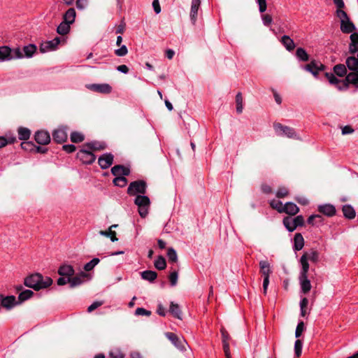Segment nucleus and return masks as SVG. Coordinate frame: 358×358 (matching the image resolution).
Segmentation results:
<instances>
[{
	"instance_id": "nucleus-1",
	"label": "nucleus",
	"mask_w": 358,
	"mask_h": 358,
	"mask_svg": "<svg viewBox=\"0 0 358 358\" xmlns=\"http://www.w3.org/2000/svg\"><path fill=\"white\" fill-rule=\"evenodd\" d=\"M350 38L349 52L351 56L347 57L345 64L352 72L347 75L346 79L358 87V32L351 34Z\"/></svg>"
},
{
	"instance_id": "nucleus-2",
	"label": "nucleus",
	"mask_w": 358,
	"mask_h": 358,
	"mask_svg": "<svg viewBox=\"0 0 358 358\" xmlns=\"http://www.w3.org/2000/svg\"><path fill=\"white\" fill-rule=\"evenodd\" d=\"M52 283V280L50 277L43 278L40 273L32 274L24 279V285L35 290L46 288Z\"/></svg>"
},
{
	"instance_id": "nucleus-3",
	"label": "nucleus",
	"mask_w": 358,
	"mask_h": 358,
	"mask_svg": "<svg viewBox=\"0 0 358 358\" xmlns=\"http://www.w3.org/2000/svg\"><path fill=\"white\" fill-rule=\"evenodd\" d=\"M24 55L20 48L11 49L8 46L0 47V62L22 59Z\"/></svg>"
},
{
	"instance_id": "nucleus-4",
	"label": "nucleus",
	"mask_w": 358,
	"mask_h": 358,
	"mask_svg": "<svg viewBox=\"0 0 358 358\" xmlns=\"http://www.w3.org/2000/svg\"><path fill=\"white\" fill-rule=\"evenodd\" d=\"M134 203L138 208V213L143 218L148 214V210L150 206V199L145 195H137L134 200Z\"/></svg>"
},
{
	"instance_id": "nucleus-5",
	"label": "nucleus",
	"mask_w": 358,
	"mask_h": 358,
	"mask_svg": "<svg viewBox=\"0 0 358 358\" xmlns=\"http://www.w3.org/2000/svg\"><path fill=\"white\" fill-rule=\"evenodd\" d=\"M147 184L144 180H138L131 182L128 188L127 194L130 196H134L138 194H144L146 192Z\"/></svg>"
},
{
	"instance_id": "nucleus-6",
	"label": "nucleus",
	"mask_w": 358,
	"mask_h": 358,
	"mask_svg": "<svg viewBox=\"0 0 358 358\" xmlns=\"http://www.w3.org/2000/svg\"><path fill=\"white\" fill-rule=\"evenodd\" d=\"M274 130L278 136H286L289 138H297V134L292 127L285 126L280 123H274Z\"/></svg>"
},
{
	"instance_id": "nucleus-7",
	"label": "nucleus",
	"mask_w": 358,
	"mask_h": 358,
	"mask_svg": "<svg viewBox=\"0 0 358 358\" xmlns=\"http://www.w3.org/2000/svg\"><path fill=\"white\" fill-rule=\"evenodd\" d=\"M77 157L83 164H91L96 159V156L91 151L84 147L77 153Z\"/></svg>"
},
{
	"instance_id": "nucleus-8",
	"label": "nucleus",
	"mask_w": 358,
	"mask_h": 358,
	"mask_svg": "<svg viewBox=\"0 0 358 358\" xmlns=\"http://www.w3.org/2000/svg\"><path fill=\"white\" fill-rule=\"evenodd\" d=\"M325 76L330 84L335 85L340 90L346 89L348 84H350V82H348L346 78L342 80H339L331 73H326ZM350 84L352 83H350Z\"/></svg>"
},
{
	"instance_id": "nucleus-9",
	"label": "nucleus",
	"mask_w": 358,
	"mask_h": 358,
	"mask_svg": "<svg viewBox=\"0 0 358 358\" xmlns=\"http://www.w3.org/2000/svg\"><path fill=\"white\" fill-rule=\"evenodd\" d=\"M59 43L60 38L59 37H56L53 40L42 43L39 48L40 51L42 53L53 51L57 49Z\"/></svg>"
},
{
	"instance_id": "nucleus-10",
	"label": "nucleus",
	"mask_w": 358,
	"mask_h": 358,
	"mask_svg": "<svg viewBox=\"0 0 358 358\" xmlns=\"http://www.w3.org/2000/svg\"><path fill=\"white\" fill-rule=\"evenodd\" d=\"M166 338L173 343V345L180 350L185 349L186 343L183 338H179L176 334L172 332L166 333Z\"/></svg>"
},
{
	"instance_id": "nucleus-11",
	"label": "nucleus",
	"mask_w": 358,
	"mask_h": 358,
	"mask_svg": "<svg viewBox=\"0 0 358 358\" xmlns=\"http://www.w3.org/2000/svg\"><path fill=\"white\" fill-rule=\"evenodd\" d=\"M325 66L321 62L317 61H311L309 64L304 66V69L310 72L314 76H317L318 73L324 70Z\"/></svg>"
},
{
	"instance_id": "nucleus-12",
	"label": "nucleus",
	"mask_w": 358,
	"mask_h": 358,
	"mask_svg": "<svg viewBox=\"0 0 358 358\" xmlns=\"http://www.w3.org/2000/svg\"><path fill=\"white\" fill-rule=\"evenodd\" d=\"M114 156L111 153H105L98 159V163L101 169L109 168L113 163Z\"/></svg>"
},
{
	"instance_id": "nucleus-13",
	"label": "nucleus",
	"mask_w": 358,
	"mask_h": 358,
	"mask_svg": "<svg viewBox=\"0 0 358 358\" xmlns=\"http://www.w3.org/2000/svg\"><path fill=\"white\" fill-rule=\"evenodd\" d=\"M89 274L81 272L74 277H71L69 280V286L71 288L76 287L82 285L85 280L89 277Z\"/></svg>"
},
{
	"instance_id": "nucleus-14",
	"label": "nucleus",
	"mask_w": 358,
	"mask_h": 358,
	"mask_svg": "<svg viewBox=\"0 0 358 358\" xmlns=\"http://www.w3.org/2000/svg\"><path fill=\"white\" fill-rule=\"evenodd\" d=\"M67 136L68 135L66 131V128L64 127H59L55 129L52 133L53 140L58 143H62L65 142L67 140Z\"/></svg>"
},
{
	"instance_id": "nucleus-15",
	"label": "nucleus",
	"mask_w": 358,
	"mask_h": 358,
	"mask_svg": "<svg viewBox=\"0 0 358 358\" xmlns=\"http://www.w3.org/2000/svg\"><path fill=\"white\" fill-rule=\"evenodd\" d=\"M88 89L92 91L102 94H109L112 91V87L106 83L103 84H92L88 86Z\"/></svg>"
},
{
	"instance_id": "nucleus-16",
	"label": "nucleus",
	"mask_w": 358,
	"mask_h": 358,
	"mask_svg": "<svg viewBox=\"0 0 358 358\" xmlns=\"http://www.w3.org/2000/svg\"><path fill=\"white\" fill-rule=\"evenodd\" d=\"M35 141L41 145H47L50 142V136L48 131H38L34 135Z\"/></svg>"
},
{
	"instance_id": "nucleus-17",
	"label": "nucleus",
	"mask_w": 358,
	"mask_h": 358,
	"mask_svg": "<svg viewBox=\"0 0 358 358\" xmlns=\"http://www.w3.org/2000/svg\"><path fill=\"white\" fill-rule=\"evenodd\" d=\"M17 304H18V302L16 301V299L14 296L3 297L2 295H0V305L3 307L10 309Z\"/></svg>"
},
{
	"instance_id": "nucleus-18",
	"label": "nucleus",
	"mask_w": 358,
	"mask_h": 358,
	"mask_svg": "<svg viewBox=\"0 0 358 358\" xmlns=\"http://www.w3.org/2000/svg\"><path fill=\"white\" fill-rule=\"evenodd\" d=\"M111 173L116 177L127 176L129 175L130 170L122 165H115L111 169Z\"/></svg>"
},
{
	"instance_id": "nucleus-19",
	"label": "nucleus",
	"mask_w": 358,
	"mask_h": 358,
	"mask_svg": "<svg viewBox=\"0 0 358 358\" xmlns=\"http://www.w3.org/2000/svg\"><path fill=\"white\" fill-rule=\"evenodd\" d=\"M201 4V0H192L190 20L193 24H195L197 18L199 8Z\"/></svg>"
},
{
	"instance_id": "nucleus-20",
	"label": "nucleus",
	"mask_w": 358,
	"mask_h": 358,
	"mask_svg": "<svg viewBox=\"0 0 358 358\" xmlns=\"http://www.w3.org/2000/svg\"><path fill=\"white\" fill-rule=\"evenodd\" d=\"M75 271L72 266L68 264L62 265L58 269V273L61 276H66L71 278L73 275Z\"/></svg>"
},
{
	"instance_id": "nucleus-21",
	"label": "nucleus",
	"mask_w": 358,
	"mask_h": 358,
	"mask_svg": "<svg viewBox=\"0 0 358 358\" xmlns=\"http://www.w3.org/2000/svg\"><path fill=\"white\" fill-rule=\"evenodd\" d=\"M318 210L320 213L329 217H331L336 214V208L331 204L321 205L318 207Z\"/></svg>"
},
{
	"instance_id": "nucleus-22",
	"label": "nucleus",
	"mask_w": 358,
	"mask_h": 358,
	"mask_svg": "<svg viewBox=\"0 0 358 358\" xmlns=\"http://www.w3.org/2000/svg\"><path fill=\"white\" fill-rule=\"evenodd\" d=\"M299 280L300 282L301 292L303 294H307L311 289L310 281L308 278V275L299 276Z\"/></svg>"
},
{
	"instance_id": "nucleus-23",
	"label": "nucleus",
	"mask_w": 358,
	"mask_h": 358,
	"mask_svg": "<svg viewBox=\"0 0 358 358\" xmlns=\"http://www.w3.org/2000/svg\"><path fill=\"white\" fill-rule=\"evenodd\" d=\"M84 148H86L87 150L92 152V150H102L106 148V145L103 143L98 142V141H92L90 143H87L83 145Z\"/></svg>"
},
{
	"instance_id": "nucleus-24",
	"label": "nucleus",
	"mask_w": 358,
	"mask_h": 358,
	"mask_svg": "<svg viewBox=\"0 0 358 358\" xmlns=\"http://www.w3.org/2000/svg\"><path fill=\"white\" fill-rule=\"evenodd\" d=\"M260 272L264 278H269L271 273L270 264L266 260L259 262Z\"/></svg>"
},
{
	"instance_id": "nucleus-25",
	"label": "nucleus",
	"mask_w": 358,
	"mask_h": 358,
	"mask_svg": "<svg viewBox=\"0 0 358 358\" xmlns=\"http://www.w3.org/2000/svg\"><path fill=\"white\" fill-rule=\"evenodd\" d=\"M299 211V207L292 202H287L284 204L283 213L290 215H294Z\"/></svg>"
},
{
	"instance_id": "nucleus-26",
	"label": "nucleus",
	"mask_w": 358,
	"mask_h": 358,
	"mask_svg": "<svg viewBox=\"0 0 358 358\" xmlns=\"http://www.w3.org/2000/svg\"><path fill=\"white\" fill-rule=\"evenodd\" d=\"M341 29L343 33L350 34L353 32L356 29V27L350 19H348L346 21L341 23Z\"/></svg>"
},
{
	"instance_id": "nucleus-27",
	"label": "nucleus",
	"mask_w": 358,
	"mask_h": 358,
	"mask_svg": "<svg viewBox=\"0 0 358 358\" xmlns=\"http://www.w3.org/2000/svg\"><path fill=\"white\" fill-rule=\"evenodd\" d=\"M280 42L288 51H292L295 48L294 41L289 36L284 35L281 38Z\"/></svg>"
},
{
	"instance_id": "nucleus-28",
	"label": "nucleus",
	"mask_w": 358,
	"mask_h": 358,
	"mask_svg": "<svg viewBox=\"0 0 358 358\" xmlns=\"http://www.w3.org/2000/svg\"><path fill=\"white\" fill-rule=\"evenodd\" d=\"M343 215L345 218L349 220L354 219L356 216V213L353 207L350 205H344L342 208Z\"/></svg>"
},
{
	"instance_id": "nucleus-29",
	"label": "nucleus",
	"mask_w": 358,
	"mask_h": 358,
	"mask_svg": "<svg viewBox=\"0 0 358 358\" xmlns=\"http://www.w3.org/2000/svg\"><path fill=\"white\" fill-rule=\"evenodd\" d=\"M304 245V239L300 233L294 235V250H301Z\"/></svg>"
},
{
	"instance_id": "nucleus-30",
	"label": "nucleus",
	"mask_w": 358,
	"mask_h": 358,
	"mask_svg": "<svg viewBox=\"0 0 358 358\" xmlns=\"http://www.w3.org/2000/svg\"><path fill=\"white\" fill-rule=\"evenodd\" d=\"M24 57L30 58L36 51V46L33 44H29L23 47L22 50H21Z\"/></svg>"
},
{
	"instance_id": "nucleus-31",
	"label": "nucleus",
	"mask_w": 358,
	"mask_h": 358,
	"mask_svg": "<svg viewBox=\"0 0 358 358\" xmlns=\"http://www.w3.org/2000/svg\"><path fill=\"white\" fill-rule=\"evenodd\" d=\"M169 312L174 317L182 320V312L178 304L171 302Z\"/></svg>"
},
{
	"instance_id": "nucleus-32",
	"label": "nucleus",
	"mask_w": 358,
	"mask_h": 358,
	"mask_svg": "<svg viewBox=\"0 0 358 358\" xmlns=\"http://www.w3.org/2000/svg\"><path fill=\"white\" fill-rule=\"evenodd\" d=\"M141 276L142 279L152 282L157 278V273L154 271L147 270L141 272Z\"/></svg>"
},
{
	"instance_id": "nucleus-33",
	"label": "nucleus",
	"mask_w": 358,
	"mask_h": 358,
	"mask_svg": "<svg viewBox=\"0 0 358 358\" xmlns=\"http://www.w3.org/2000/svg\"><path fill=\"white\" fill-rule=\"evenodd\" d=\"M300 264L301 265V270L299 273V276L308 275L309 271L308 261L306 259V256H301L300 258Z\"/></svg>"
},
{
	"instance_id": "nucleus-34",
	"label": "nucleus",
	"mask_w": 358,
	"mask_h": 358,
	"mask_svg": "<svg viewBox=\"0 0 358 358\" xmlns=\"http://www.w3.org/2000/svg\"><path fill=\"white\" fill-rule=\"evenodd\" d=\"M76 15V10L74 8H71L68 9L64 15V21L70 24H72L75 21Z\"/></svg>"
},
{
	"instance_id": "nucleus-35",
	"label": "nucleus",
	"mask_w": 358,
	"mask_h": 358,
	"mask_svg": "<svg viewBox=\"0 0 358 358\" xmlns=\"http://www.w3.org/2000/svg\"><path fill=\"white\" fill-rule=\"evenodd\" d=\"M302 256H306V259L316 263L319 260V253L317 250L311 249L309 252H305Z\"/></svg>"
},
{
	"instance_id": "nucleus-36",
	"label": "nucleus",
	"mask_w": 358,
	"mask_h": 358,
	"mask_svg": "<svg viewBox=\"0 0 358 358\" xmlns=\"http://www.w3.org/2000/svg\"><path fill=\"white\" fill-rule=\"evenodd\" d=\"M117 224L112 225L108 231H100L99 234L102 236H109L110 238L111 241L115 242L117 241V238H116V233L115 231H112L113 227H116Z\"/></svg>"
},
{
	"instance_id": "nucleus-37",
	"label": "nucleus",
	"mask_w": 358,
	"mask_h": 358,
	"mask_svg": "<svg viewBox=\"0 0 358 358\" xmlns=\"http://www.w3.org/2000/svg\"><path fill=\"white\" fill-rule=\"evenodd\" d=\"M18 138L20 140H28L31 135V131L29 129L25 127H20L17 130Z\"/></svg>"
},
{
	"instance_id": "nucleus-38",
	"label": "nucleus",
	"mask_w": 358,
	"mask_h": 358,
	"mask_svg": "<svg viewBox=\"0 0 358 358\" xmlns=\"http://www.w3.org/2000/svg\"><path fill=\"white\" fill-rule=\"evenodd\" d=\"M283 224L285 228L290 232L294 231L296 229V225L294 224L293 218L290 217H286L283 219Z\"/></svg>"
},
{
	"instance_id": "nucleus-39",
	"label": "nucleus",
	"mask_w": 358,
	"mask_h": 358,
	"mask_svg": "<svg viewBox=\"0 0 358 358\" xmlns=\"http://www.w3.org/2000/svg\"><path fill=\"white\" fill-rule=\"evenodd\" d=\"M70 30V24L63 21L57 27V31L60 35H65L69 33Z\"/></svg>"
},
{
	"instance_id": "nucleus-40",
	"label": "nucleus",
	"mask_w": 358,
	"mask_h": 358,
	"mask_svg": "<svg viewBox=\"0 0 358 358\" xmlns=\"http://www.w3.org/2000/svg\"><path fill=\"white\" fill-rule=\"evenodd\" d=\"M296 55L301 61L307 62L309 60V55L303 48H298L296 49Z\"/></svg>"
},
{
	"instance_id": "nucleus-41",
	"label": "nucleus",
	"mask_w": 358,
	"mask_h": 358,
	"mask_svg": "<svg viewBox=\"0 0 358 358\" xmlns=\"http://www.w3.org/2000/svg\"><path fill=\"white\" fill-rule=\"evenodd\" d=\"M334 72L338 76L343 77L347 73L346 66L344 64H337L334 67Z\"/></svg>"
},
{
	"instance_id": "nucleus-42",
	"label": "nucleus",
	"mask_w": 358,
	"mask_h": 358,
	"mask_svg": "<svg viewBox=\"0 0 358 358\" xmlns=\"http://www.w3.org/2000/svg\"><path fill=\"white\" fill-rule=\"evenodd\" d=\"M270 206L278 213H283L284 205L280 201L273 199L270 201Z\"/></svg>"
},
{
	"instance_id": "nucleus-43",
	"label": "nucleus",
	"mask_w": 358,
	"mask_h": 358,
	"mask_svg": "<svg viewBox=\"0 0 358 358\" xmlns=\"http://www.w3.org/2000/svg\"><path fill=\"white\" fill-rule=\"evenodd\" d=\"M34 294V292L31 290L26 289L21 292L18 296V299L20 303L23 302L29 298Z\"/></svg>"
},
{
	"instance_id": "nucleus-44",
	"label": "nucleus",
	"mask_w": 358,
	"mask_h": 358,
	"mask_svg": "<svg viewBox=\"0 0 358 358\" xmlns=\"http://www.w3.org/2000/svg\"><path fill=\"white\" fill-rule=\"evenodd\" d=\"M155 266L158 270H164L166 266V262L162 256H159L155 262Z\"/></svg>"
},
{
	"instance_id": "nucleus-45",
	"label": "nucleus",
	"mask_w": 358,
	"mask_h": 358,
	"mask_svg": "<svg viewBox=\"0 0 358 358\" xmlns=\"http://www.w3.org/2000/svg\"><path fill=\"white\" fill-rule=\"evenodd\" d=\"M85 139V136L83 134L77 131H73L71 134V141L73 143H80L83 141Z\"/></svg>"
},
{
	"instance_id": "nucleus-46",
	"label": "nucleus",
	"mask_w": 358,
	"mask_h": 358,
	"mask_svg": "<svg viewBox=\"0 0 358 358\" xmlns=\"http://www.w3.org/2000/svg\"><path fill=\"white\" fill-rule=\"evenodd\" d=\"M113 182L115 186L124 187L127 184V179L124 176L115 177Z\"/></svg>"
},
{
	"instance_id": "nucleus-47",
	"label": "nucleus",
	"mask_w": 358,
	"mask_h": 358,
	"mask_svg": "<svg viewBox=\"0 0 358 358\" xmlns=\"http://www.w3.org/2000/svg\"><path fill=\"white\" fill-rule=\"evenodd\" d=\"M236 112L241 113L243 112V96L241 92H238L236 96Z\"/></svg>"
},
{
	"instance_id": "nucleus-48",
	"label": "nucleus",
	"mask_w": 358,
	"mask_h": 358,
	"mask_svg": "<svg viewBox=\"0 0 358 358\" xmlns=\"http://www.w3.org/2000/svg\"><path fill=\"white\" fill-rule=\"evenodd\" d=\"M303 343L297 339L294 343V354L296 358L299 357L302 353Z\"/></svg>"
},
{
	"instance_id": "nucleus-49",
	"label": "nucleus",
	"mask_w": 358,
	"mask_h": 358,
	"mask_svg": "<svg viewBox=\"0 0 358 358\" xmlns=\"http://www.w3.org/2000/svg\"><path fill=\"white\" fill-rule=\"evenodd\" d=\"M100 260L99 258H94L90 262L87 263L84 266V269L86 271H92L96 265H97L99 263Z\"/></svg>"
},
{
	"instance_id": "nucleus-50",
	"label": "nucleus",
	"mask_w": 358,
	"mask_h": 358,
	"mask_svg": "<svg viewBox=\"0 0 358 358\" xmlns=\"http://www.w3.org/2000/svg\"><path fill=\"white\" fill-rule=\"evenodd\" d=\"M167 257L169 262H176L178 261V255L176 251L173 248H169L167 251Z\"/></svg>"
},
{
	"instance_id": "nucleus-51",
	"label": "nucleus",
	"mask_w": 358,
	"mask_h": 358,
	"mask_svg": "<svg viewBox=\"0 0 358 358\" xmlns=\"http://www.w3.org/2000/svg\"><path fill=\"white\" fill-rule=\"evenodd\" d=\"M21 147L26 151L34 152L36 145L31 141H25L21 143Z\"/></svg>"
},
{
	"instance_id": "nucleus-52",
	"label": "nucleus",
	"mask_w": 358,
	"mask_h": 358,
	"mask_svg": "<svg viewBox=\"0 0 358 358\" xmlns=\"http://www.w3.org/2000/svg\"><path fill=\"white\" fill-rule=\"evenodd\" d=\"M169 278L171 285L172 287L176 286L177 285V282H178V272L176 271L171 272L170 273Z\"/></svg>"
},
{
	"instance_id": "nucleus-53",
	"label": "nucleus",
	"mask_w": 358,
	"mask_h": 358,
	"mask_svg": "<svg viewBox=\"0 0 358 358\" xmlns=\"http://www.w3.org/2000/svg\"><path fill=\"white\" fill-rule=\"evenodd\" d=\"M342 9L343 8H338V10H336V15L338 18H340L341 23L349 19L347 13Z\"/></svg>"
},
{
	"instance_id": "nucleus-54",
	"label": "nucleus",
	"mask_w": 358,
	"mask_h": 358,
	"mask_svg": "<svg viewBox=\"0 0 358 358\" xmlns=\"http://www.w3.org/2000/svg\"><path fill=\"white\" fill-rule=\"evenodd\" d=\"M304 329H305V327H304L303 322H302V321L299 322L296 326V331H295L296 338H299L301 336L303 331H304Z\"/></svg>"
},
{
	"instance_id": "nucleus-55",
	"label": "nucleus",
	"mask_w": 358,
	"mask_h": 358,
	"mask_svg": "<svg viewBox=\"0 0 358 358\" xmlns=\"http://www.w3.org/2000/svg\"><path fill=\"white\" fill-rule=\"evenodd\" d=\"M128 52L126 45H122L119 49L115 50V54L118 57L125 56Z\"/></svg>"
},
{
	"instance_id": "nucleus-56",
	"label": "nucleus",
	"mask_w": 358,
	"mask_h": 358,
	"mask_svg": "<svg viewBox=\"0 0 358 358\" xmlns=\"http://www.w3.org/2000/svg\"><path fill=\"white\" fill-rule=\"evenodd\" d=\"M288 193H289V192H288L287 189L285 187H282L278 189V191L276 192V196L278 198H284L288 195Z\"/></svg>"
},
{
	"instance_id": "nucleus-57",
	"label": "nucleus",
	"mask_w": 358,
	"mask_h": 358,
	"mask_svg": "<svg viewBox=\"0 0 358 358\" xmlns=\"http://www.w3.org/2000/svg\"><path fill=\"white\" fill-rule=\"evenodd\" d=\"M223 350L225 355L226 358H231L230 354V348L229 341L222 342Z\"/></svg>"
},
{
	"instance_id": "nucleus-58",
	"label": "nucleus",
	"mask_w": 358,
	"mask_h": 358,
	"mask_svg": "<svg viewBox=\"0 0 358 358\" xmlns=\"http://www.w3.org/2000/svg\"><path fill=\"white\" fill-rule=\"evenodd\" d=\"M262 19L263 24L265 26H269L271 24L272 21H273L271 15H270L268 14L263 15L262 16Z\"/></svg>"
},
{
	"instance_id": "nucleus-59",
	"label": "nucleus",
	"mask_w": 358,
	"mask_h": 358,
	"mask_svg": "<svg viewBox=\"0 0 358 358\" xmlns=\"http://www.w3.org/2000/svg\"><path fill=\"white\" fill-rule=\"evenodd\" d=\"M135 313L137 315H146L150 316L151 315V312L145 310L143 308H138L135 310Z\"/></svg>"
},
{
	"instance_id": "nucleus-60",
	"label": "nucleus",
	"mask_w": 358,
	"mask_h": 358,
	"mask_svg": "<svg viewBox=\"0 0 358 358\" xmlns=\"http://www.w3.org/2000/svg\"><path fill=\"white\" fill-rule=\"evenodd\" d=\"M294 224L296 225V227L299 226H303L304 224V219L302 215H297L294 218H293Z\"/></svg>"
},
{
	"instance_id": "nucleus-61",
	"label": "nucleus",
	"mask_w": 358,
	"mask_h": 358,
	"mask_svg": "<svg viewBox=\"0 0 358 358\" xmlns=\"http://www.w3.org/2000/svg\"><path fill=\"white\" fill-rule=\"evenodd\" d=\"M88 1L87 0H77L76 1V7L79 10H83L87 6Z\"/></svg>"
},
{
	"instance_id": "nucleus-62",
	"label": "nucleus",
	"mask_w": 358,
	"mask_h": 358,
	"mask_svg": "<svg viewBox=\"0 0 358 358\" xmlns=\"http://www.w3.org/2000/svg\"><path fill=\"white\" fill-rule=\"evenodd\" d=\"M259 10L260 13H264L266 10L267 4L266 0H257Z\"/></svg>"
},
{
	"instance_id": "nucleus-63",
	"label": "nucleus",
	"mask_w": 358,
	"mask_h": 358,
	"mask_svg": "<svg viewBox=\"0 0 358 358\" xmlns=\"http://www.w3.org/2000/svg\"><path fill=\"white\" fill-rule=\"evenodd\" d=\"M103 304V302L101 301H94V303H92L88 308H87V311L89 313H91L92 312L93 310H94L95 309H96L97 308H99V306H101V305Z\"/></svg>"
},
{
	"instance_id": "nucleus-64",
	"label": "nucleus",
	"mask_w": 358,
	"mask_h": 358,
	"mask_svg": "<svg viewBox=\"0 0 358 358\" xmlns=\"http://www.w3.org/2000/svg\"><path fill=\"white\" fill-rule=\"evenodd\" d=\"M111 358H124V355L118 350L112 351L110 352Z\"/></svg>"
}]
</instances>
